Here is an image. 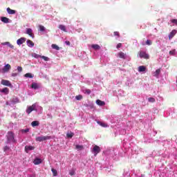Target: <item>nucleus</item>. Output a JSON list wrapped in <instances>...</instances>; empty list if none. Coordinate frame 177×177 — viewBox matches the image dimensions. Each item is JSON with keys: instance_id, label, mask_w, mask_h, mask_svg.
Listing matches in <instances>:
<instances>
[{"instance_id": "obj_1", "label": "nucleus", "mask_w": 177, "mask_h": 177, "mask_svg": "<svg viewBox=\"0 0 177 177\" xmlns=\"http://www.w3.org/2000/svg\"><path fill=\"white\" fill-rule=\"evenodd\" d=\"M6 138H7V142L8 144H10V142H17V140L15 139V134L12 131H8L7 133V136H6Z\"/></svg>"}, {"instance_id": "obj_2", "label": "nucleus", "mask_w": 177, "mask_h": 177, "mask_svg": "<svg viewBox=\"0 0 177 177\" xmlns=\"http://www.w3.org/2000/svg\"><path fill=\"white\" fill-rule=\"evenodd\" d=\"M34 111H37V105H36V104H32V106H28V109H26V113H27L28 115H30V113H32Z\"/></svg>"}, {"instance_id": "obj_3", "label": "nucleus", "mask_w": 177, "mask_h": 177, "mask_svg": "<svg viewBox=\"0 0 177 177\" xmlns=\"http://www.w3.org/2000/svg\"><path fill=\"white\" fill-rule=\"evenodd\" d=\"M51 139V136H40L36 137V142H41L45 140H50Z\"/></svg>"}, {"instance_id": "obj_4", "label": "nucleus", "mask_w": 177, "mask_h": 177, "mask_svg": "<svg viewBox=\"0 0 177 177\" xmlns=\"http://www.w3.org/2000/svg\"><path fill=\"white\" fill-rule=\"evenodd\" d=\"M92 152L93 153V156H97V154L101 152V149L97 145L93 146Z\"/></svg>"}, {"instance_id": "obj_5", "label": "nucleus", "mask_w": 177, "mask_h": 177, "mask_svg": "<svg viewBox=\"0 0 177 177\" xmlns=\"http://www.w3.org/2000/svg\"><path fill=\"white\" fill-rule=\"evenodd\" d=\"M139 57L141 59H149V55L143 51L139 52Z\"/></svg>"}, {"instance_id": "obj_6", "label": "nucleus", "mask_w": 177, "mask_h": 177, "mask_svg": "<svg viewBox=\"0 0 177 177\" xmlns=\"http://www.w3.org/2000/svg\"><path fill=\"white\" fill-rule=\"evenodd\" d=\"M26 33L27 35H28L29 37H32V39H34L35 35H34V34H33V30H32V29H31L30 28H28L26 29Z\"/></svg>"}, {"instance_id": "obj_7", "label": "nucleus", "mask_w": 177, "mask_h": 177, "mask_svg": "<svg viewBox=\"0 0 177 177\" xmlns=\"http://www.w3.org/2000/svg\"><path fill=\"white\" fill-rule=\"evenodd\" d=\"M26 41V38L21 37L18 39V40L17 41V44L18 46H21V44H25Z\"/></svg>"}, {"instance_id": "obj_8", "label": "nucleus", "mask_w": 177, "mask_h": 177, "mask_svg": "<svg viewBox=\"0 0 177 177\" xmlns=\"http://www.w3.org/2000/svg\"><path fill=\"white\" fill-rule=\"evenodd\" d=\"M10 68H11V66L9 64H6L4 66V68H2V71H3V73H8L9 72Z\"/></svg>"}, {"instance_id": "obj_9", "label": "nucleus", "mask_w": 177, "mask_h": 177, "mask_svg": "<svg viewBox=\"0 0 177 177\" xmlns=\"http://www.w3.org/2000/svg\"><path fill=\"white\" fill-rule=\"evenodd\" d=\"M1 84L5 86H12L10 82L8 80H2Z\"/></svg>"}, {"instance_id": "obj_10", "label": "nucleus", "mask_w": 177, "mask_h": 177, "mask_svg": "<svg viewBox=\"0 0 177 177\" xmlns=\"http://www.w3.org/2000/svg\"><path fill=\"white\" fill-rule=\"evenodd\" d=\"M35 147L33 146H25V152L28 153V151H33Z\"/></svg>"}, {"instance_id": "obj_11", "label": "nucleus", "mask_w": 177, "mask_h": 177, "mask_svg": "<svg viewBox=\"0 0 177 177\" xmlns=\"http://www.w3.org/2000/svg\"><path fill=\"white\" fill-rule=\"evenodd\" d=\"M0 92L2 93H4V95H8L9 92H10V90H9L8 88L5 87L3 89L0 90Z\"/></svg>"}, {"instance_id": "obj_12", "label": "nucleus", "mask_w": 177, "mask_h": 177, "mask_svg": "<svg viewBox=\"0 0 177 177\" xmlns=\"http://www.w3.org/2000/svg\"><path fill=\"white\" fill-rule=\"evenodd\" d=\"M27 46L29 48H33L35 46V44L33 43V41L32 40L28 39L27 40Z\"/></svg>"}, {"instance_id": "obj_13", "label": "nucleus", "mask_w": 177, "mask_h": 177, "mask_svg": "<svg viewBox=\"0 0 177 177\" xmlns=\"http://www.w3.org/2000/svg\"><path fill=\"white\" fill-rule=\"evenodd\" d=\"M176 35V30H173L172 31H171V32L169 33V39H171Z\"/></svg>"}, {"instance_id": "obj_14", "label": "nucleus", "mask_w": 177, "mask_h": 177, "mask_svg": "<svg viewBox=\"0 0 177 177\" xmlns=\"http://www.w3.org/2000/svg\"><path fill=\"white\" fill-rule=\"evenodd\" d=\"M118 57L120 59H126V54L124 52H119Z\"/></svg>"}, {"instance_id": "obj_15", "label": "nucleus", "mask_w": 177, "mask_h": 177, "mask_svg": "<svg viewBox=\"0 0 177 177\" xmlns=\"http://www.w3.org/2000/svg\"><path fill=\"white\" fill-rule=\"evenodd\" d=\"M96 104L99 105L100 106H102L105 105V102L104 101H102L100 100H96Z\"/></svg>"}, {"instance_id": "obj_16", "label": "nucleus", "mask_w": 177, "mask_h": 177, "mask_svg": "<svg viewBox=\"0 0 177 177\" xmlns=\"http://www.w3.org/2000/svg\"><path fill=\"white\" fill-rule=\"evenodd\" d=\"M1 21L5 24L9 23V18L6 17H1Z\"/></svg>"}, {"instance_id": "obj_17", "label": "nucleus", "mask_w": 177, "mask_h": 177, "mask_svg": "<svg viewBox=\"0 0 177 177\" xmlns=\"http://www.w3.org/2000/svg\"><path fill=\"white\" fill-rule=\"evenodd\" d=\"M31 88L32 89H39V86L37 84V83L33 82L31 84Z\"/></svg>"}, {"instance_id": "obj_18", "label": "nucleus", "mask_w": 177, "mask_h": 177, "mask_svg": "<svg viewBox=\"0 0 177 177\" xmlns=\"http://www.w3.org/2000/svg\"><path fill=\"white\" fill-rule=\"evenodd\" d=\"M7 12L10 15H15V14H16V10L10 9V8H7Z\"/></svg>"}, {"instance_id": "obj_19", "label": "nucleus", "mask_w": 177, "mask_h": 177, "mask_svg": "<svg viewBox=\"0 0 177 177\" xmlns=\"http://www.w3.org/2000/svg\"><path fill=\"white\" fill-rule=\"evenodd\" d=\"M91 48L95 49V50H100L101 49V47L100 46H99L98 44H93L91 46Z\"/></svg>"}, {"instance_id": "obj_20", "label": "nucleus", "mask_w": 177, "mask_h": 177, "mask_svg": "<svg viewBox=\"0 0 177 177\" xmlns=\"http://www.w3.org/2000/svg\"><path fill=\"white\" fill-rule=\"evenodd\" d=\"M145 71H146V67L145 66H140L138 67V71L140 73L145 72Z\"/></svg>"}, {"instance_id": "obj_21", "label": "nucleus", "mask_w": 177, "mask_h": 177, "mask_svg": "<svg viewBox=\"0 0 177 177\" xmlns=\"http://www.w3.org/2000/svg\"><path fill=\"white\" fill-rule=\"evenodd\" d=\"M160 73H161V69L158 68L155 72H153V76L158 77V75H160Z\"/></svg>"}, {"instance_id": "obj_22", "label": "nucleus", "mask_w": 177, "mask_h": 177, "mask_svg": "<svg viewBox=\"0 0 177 177\" xmlns=\"http://www.w3.org/2000/svg\"><path fill=\"white\" fill-rule=\"evenodd\" d=\"M59 29L62 30V31L66 32V28L65 27L64 25H59Z\"/></svg>"}, {"instance_id": "obj_23", "label": "nucleus", "mask_w": 177, "mask_h": 177, "mask_svg": "<svg viewBox=\"0 0 177 177\" xmlns=\"http://www.w3.org/2000/svg\"><path fill=\"white\" fill-rule=\"evenodd\" d=\"M31 125H32V127H39V122H38V121L32 122Z\"/></svg>"}, {"instance_id": "obj_24", "label": "nucleus", "mask_w": 177, "mask_h": 177, "mask_svg": "<svg viewBox=\"0 0 177 177\" xmlns=\"http://www.w3.org/2000/svg\"><path fill=\"white\" fill-rule=\"evenodd\" d=\"M41 159H39V158H36V159H35V160H34V164H35V165H39V164H41Z\"/></svg>"}, {"instance_id": "obj_25", "label": "nucleus", "mask_w": 177, "mask_h": 177, "mask_svg": "<svg viewBox=\"0 0 177 177\" xmlns=\"http://www.w3.org/2000/svg\"><path fill=\"white\" fill-rule=\"evenodd\" d=\"M97 124H100V126L103 127H107L108 124H105L104 122H97Z\"/></svg>"}, {"instance_id": "obj_26", "label": "nucleus", "mask_w": 177, "mask_h": 177, "mask_svg": "<svg viewBox=\"0 0 177 177\" xmlns=\"http://www.w3.org/2000/svg\"><path fill=\"white\" fill-rule=\"evenodd\" d=\"M52 48L55 49L56 50H60V48L58 47L57 44H52L51 45Z\"/></svg>"}, {"instance_id": "obj_27", "label": "nucleus", "mask_w": 177, "mask_h": 177, "mask_svg": "<svg viewBox=\"0 0 177 177\" xmlns=\"http://www.w3.org/2000/svg\"><path fill=\"white\" fill-rule=\"evenodd\" d=\"M24 77L27 78H33V75L31 73H26L24 75Z\"/></svg>"}, {"instance_id": "obj_28", "label": "nucleus", "mask_w": 177, "mask_h": 177, "mask_svg": "<svg viewBox=\"0 0 177 177\" xmlns=\"http://www.w3.org/2000/svg\"><path fill=\"white\" fill-rule=\"evenodd\" d=\"M75 149H77V150H82V149H84V146L77 145L75 146Z\"/></svg>"}, {"instance_id": "obj_29", "label": "nucleus", "mask_w": 177, "mask_h": 177, "mask_svg": "<svg viewBox=\"0 0 177 177\" xmlns=\"http://www.w3.org/2000/svg\"><path fill=\"white\" fill-rule=\"evenodd\" d=\"M4 44L8 45V47H10L11 49L14 48V46L12 44H10V43L9 41L6 42Z\"/></svg>"}, {"instance_id": "obj_30", "label": "nucleus", "mask_w": 177, "mask_h": 177, "mask_svg": "<svg viewBox=\"0 0 177 177\" xmlns=\"http://www.w3.org/2000/svg\"><path fill=\"white\" fill-rule=\"evenodd\" d=\"M39 30L41 32H44V31H45V28H44V26L39 25Z\"/></svg>"}, {"instance_id": "obj_31", "label": "nucleus", "mask_w": 177, "mask_h": 177, "mask_svg": "<svg viewBox=\"0 0 177 177\" xmlns=\"http://www.w3.org/2000/svg\"><path fill=\"white\" fill-rule=\"evenodd\" d=\"M10 148L9 146H4L3 147V151L6 153L8 151H10Z\"/></svg>"}, {"instance_id": "obj_32", "label": "nucleus", "mask_w": 177, "mask_h": 177, "mask_svg": "<svg viewBox=\"0 0 177 177\" xmlns=\"http://www.w3.org/2000/svg\"><path fill=\"white\" fill-rule=\"evenodd\" d=\"M51 171H52V173H53V176H57V171L56 169H51Z\"/></svg>"}, {"instance_id": "obj_33", "label": "nucleus", "mask_w": 177, "mask_h": 177, "mask_svg": "<svg viewBox=\"0 0 177 177\" xmlns=\"http://www.w3.org/2000/svg\"><path fill=\"white\" fill-rule=\"evenodd\" d=\"M41 59H44L45 62H48L50 60V58L45 56H41Z\"/></svg>"}, {"instance_id": "obj_34", "label": "nucleus", "mask_w": 177, "mask_h": 177, "mask_svg": "<svg viewBox=\"0 0 177 177\" xmlns=\"http://www.w3.org/2000/svg\"><path fill=\"white\" fill-rule=\"evenodd\" d=\"M74 136L73 133H66V138H73Z\"/></svg>"}, {"instance_id": "obj_35", "label": "nucleus", "mask_w": 177, "mask_h": 177, "mask_svg": "<svg viewBox=\"0 0 177 177\" xmlns=\"http://www.w3.org/2000/svg\"><path fill=\"white\" fill-rule=\"evenodd\" d=\"M75 99L77 100H81L82 99V95H76Z\"/></svg>"}, {"instance_id": "obj_36", "label": "nucleus", "mask_w": 177, "mask_h": 177, "mask_svg": "<svg viewBox=\"0 0 177 177\" xmlns=\"http://www.w3.org/2000/svg\"><path fill=\"white\" fill-rule=\"evenodd\" d=\"M146 44L147 46H151L152 45V41L149 39H147V41H146Z\"/></svg>"}, {"instance_id": "obj_37", "label": "nucleus", "mask_w": 177, "mask_h": 177, "mask_svg": "<svg viewBox=\"0 0 177 177\" xmlns=\"http://www.w3.org/2000/svg\"><path fill=\"white\" fill-rule=\"evenodd\" d=\"M149 102L153 103V102H156V100H155L154 97H149Z\"/></svg>"}, {"instance_id": "obj_38", "label": "nucleus", "mask_w": 177, "mask_h": 177, "mask_svg": "<svg viewBox=\"0 0 177 177\" xmlns=\"http://www.w3.org/2000/svg\"><path fill=\"white\" fill-rule=\"evenodd\" d=\"M171 23L176 24L177 26V19H171L170 20Z\"/></svg>"}, {"instance_id": "obj_39", "label": "nucleus", "mask_w": 177, "mask_h": 177, "mask_svg": "<svg viewBox=\"0 0 177 177\" xmlns=\"http://www.w3.org/2000/svg\"><path fill=\"white\" fill-rule=\"evenodd\" d=\"M17 71L19 73H21V71H23V68H21V66H18Z\"/></svg>"}, {"instance_id": "obj_40", "label": "nucleus", "mask_w": 177, "mask_h": 177, "mask_svg": "<svg viewBox=\"0 0 177 177\" xmlns=\"http://www.w3.org/2000/svg\"><path fill=\"white\" fill-rule=\"evenodd\" d=\"M85 93L88 94V95H91V91L89 89H86L85 90Z\"/></svg>"}, {"instance_id": "obj_41", "label": "nucleus", "mask_w": 177, "mask_h": 177, "mask_svg": "<svg viewBox=\"0 0 177 177\" xmlns=\"http://www.w3.org/2000/svg\"><path fill=\"white\" fill-rule=\"evenodd\" d=\"M113 35L120 37V33L118 31L113 32Z\"/></svg>"}, {"instance_id": "obj_42", "label": "nucleus", "mask_w": 177, "mask_h": 177, "mask_svg": "<svg viewBox=\"0 0 177 177\" xmlns=\"http://www.w3.org/2000/svg\"><path fill=\"white\" fill-rule=\"evenodd\" d=\"M69 175H71V176H73L75 175V171L74 170H71L69 172Z\"/></svg>"}, {"instance_id": "obj_43", "label": "nucleus", "mask_w": 177, "mask_h": 177, "mask_svg": "<svg viewBox=\"0 0 177 177\" xmlns=\"http://www.w3.org/2000/svg\"><path fill=\"white\" fill-rule=\"evenodd\" d=\"M121 47H122V44H121V43H119V44H117V46H116V48H117V49L121 48Z\"/></svg>"}, {"instance_id": "obj_44", "label": "nucleus", "mask_w": 177, "mask_h": 177, "mask_svg": "<svg viewBox=\"0 0 177 177\" xmlns=\"http://www.w3.org/2000/svg\"><path fill=\"white\" fill-rule=\"evenodd\" d=\"M29 131H30V130H29L28 129H27L21 130V132L26 133H28Z\"/></svg>"}, {"instance_id": "obj_45", "label": "nucleus", "mask_w": 177, "mask_h": 177, "mask_svg": "<svg viewBox=\"0 0 177 177\" xmlns=\"http://www.w3.org/2000/svg\"><path fill=\"white\" fill-rule=\"evenodd\" d=\"M35 57L36 58V59H38V58H41V57H42L41 55H36V54H35Z\"/></svg>"}, {"instance_id": "obj_46", "label": "nucleus", "mask_w": 177, "mask_h": 177, "mask_svg": "<svg viewBox=\"0 0 177 177\" xmlns=\"http://www.w3.org/2000/svg\"><path fill=\"white\" fill-rule=\"evenodd\" d=\"M65 44H66V46H71V42L68 41H65Z\"/></svg>"}, {"instance_id": "obj_47", "label": "nucleus", "mask_w": 177, "mask_h": 177, "mask_svg": "<svg viewBox=\"0 0 177 177\" xmlns=\"http://www.w3.org/2000/svg\"><path fill=\"white\" fill-rule=\"evenodd\" d=\"M17 76V73H12V77H15Z\"/></svg>"}, {"instance_id": "obj_48", "label": "nucleus", "mask_w": 177, "mask_h": 177, "mask_svg": "<svg viewBox=\"0 0 177 177\" xmlns=\"http://www.w3.org/2000/svg\"><path fill=\"white\" fill-rule=\"evenodd\" d=\"M174 53H175L174 51H169L170 55H174Z\"/></svg>"}, {"instance_id": "obj_49", "label": "nucleus", "mask_w": 177, "mask_h": 177, "mask_svg": "<svg viewBox=\"0 0 177 177\" xmlns=\"http://www.w3.org/2000/svg\"><path fill=\"white\" fill-rule=\"evenodd\" d=\"M140 177H145V175H144V174H142V176H140Z\"/></svg>"}, {"instance_id": "obj_50", "label": "nucleus", "mask_w": 177, "mask_h": 177, "mask_svg": "<svg viewBox=\"0 0 177 177\" xmlns=\"http://www.w3.org/2000/svg\"><path fill=\"white\" fill-rule=\"evenodd\" d=\"M176 84H177V77H176Z\"/></svg>"}]
</instances>
